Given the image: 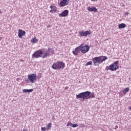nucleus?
Masks as SVG:
<instances>
[{"label":"nucleus","mask_w":131,"mask_h":131,"mask_svg":"<svg viewBox=\"0 0 131 131\" xmlns=\"http://www.w3.org/2000/svg\"><path fill=\"white\" fill-rule=\"evenodd\" d=\"M129 14V13H128V12H125V15H126V16H128Z\"/></svg>","instance_id":"cd10ccee"},{"label":"nucleus","mask_w":131,"mask_h":131,"mask_svg":"<svg viewBox=\"0 0 131 131\" xmlns=\"http://www.w3.org/2000/svg\"><path fill=\"white\" fill-rule=\"evenodd\" d=\"M22 131H28V130H27V129H23Z\"/></svg>","instance_id":"c756f323"},{"label":"nucleus","mask_w":131,"mask_h":131,"mask_svg":"<svg viewBox=\"0 0 131 131\" xmlns=\"http://www.w3.org/2000/svg\"><path fill=\"white\" fill-rule=\"evenodd\" d=\"M65 67V63L62 61H58L57 62H54L52 66V69H54V70H59L60 69H64Z\"/></svg>","instance_id":"f03ea898"},{"label":"nucleus","mask_w":131,"mask_h":131,"mask_svg":"<svg viewBox=\"0 0 131 131\" xmlns=\"http://www.w3.org/2000/svg\"><path fill=\"white\" fill-rule=\"evenodd\" d=\"M50 8L51 9V10H50V13H53L54 11L53 10V6H51Z\"/></svg>","instance_id":"393cba45"},{"label":"nucleus","mask_w":131,"mask_h":131,"mask_svg":"<svg viewBox=\"0 0 131 131\" xmlns=\"http://www.w3.org/2000/svg\"><path fill=\"white\" fill-rule=\"evenodd\" d=\"M78 126V124H72V127H77Z\"/></svg>","instance_id":"4be33fe9"},{"label":"nucleus","mask_w":131,"mask_h":131,"mask_svg":"<svg viewBox=\"0 0 131 131\" xmlns=\"http://www.w3.org/2000/svg\"><path fill=\"white\" fill-rule=\"evenodd\" d=\"M129 109H130V110H131V107L130 108H129Z\"/></svg>","instance_id":"f704fd0d"},{"label":"nucleus","mask_w":131,"mask_h":131,"mask_svg":"<svg viewBox=\"0 0 131 131\" xmlns=\"http://www.w3.org/2000/svg\"><path fill=\"white\" fill-rule=\"evenodd\" d=\"M80 47L81 52L82 54H85V53H88V52L90 51V46H89V45H85L83 46V44H81Z\"/></svg>","instance_id":"6e6552de"},{"label":"nucleus","mask_w":131,"mask_h":131,"mask_svg":"<svg viewBox=\"0 0 131 131\" xmlns=\"http://www.w3.org/2000/svg\"><path fill=\"white\" fill-rule=\"evenodd\" d=\"M92 34L91 32H90L89 31H86L85 32L80 31L79 33V36H88V35H91Z\"/></svg>","instance_id":"1a4fd4ad"},{"label":"nucleus","mask_w":131,"mask_h":131,"mask_svg":"<svg viewBox=\"0 0 131 131\" xmlns=\"http://www.w3.org/2000/svg\"><path fill=\"white\" fill-rule=\"evenodd\" d=\"M0 40H2V37H0Z\"/></svg>","instance_id":"72a5a7b5"},{"label":"nucleus","mask_w":131,"mask_h":131,"mask_svg":"<svg viewBox=\"0 0 131 131\" xmlns=\"http://www.w3.org/2000/svg\"><path fill=\"white\" fill-rule=\"evenodd\" d=\"M46 129H47V128L45 127H42L41 128V131H46Z\"/></svg>","instance_id":"b1692460"},{"label":"nucleus","mask_w":131,"mask_h":131,"mask_svg":"<svg viewBox=\"0 0 131 131\" xmlns=\"http://www.w3.org/2000/svg\"><path fill=\"white\" fill-rule=\"evenodd\" d=\"M54 54V51L51 48H48L46 53H44L42 54L41 57L43 58H47L48 56H52Z\"/></svg>","instance_id":"0eeeda50"},{"label":"nucleus","mask_w":131,"mask_h":131,"mask_svg":"<svg viewBox=\"0 0 131 131\" xmlns=\"http://www.w3.org/2000/svg\"><path fill=\"white\" fill-rule=\"evenodd\" d=\"M68 89H69V88H68V87H66V88L64 89V90H68Z\"/></svg>","instance_id":"c85d7f7f"},{"label":"nucleus","mask_w":131,"mask_h":131,"mask_svg":"<svg viewBox=\"0 0 131 131\" xmlns=\"http://www.w3.org/2000/svg\"><path fill=\"white\" fill-rule=\"evenodd\" d=\"M81 46H78V47H77L76 48H75V51H76L77 52H78V53H79V52H80V51H81Z\"/></svg>","instance_id":"dca6fc26"},{"label":"nucleus","mask_w":131,"mask_h":131,"mask_svg":"<svg viewBox=\"0 0 131 131\" xmlns=\"http://www.w3.org/2000/svg\"><path fill=\"white\" fill-rule=\"evenodd\" d=\"M69 4V0H62L59 4V7H65V6H67Z\"/></svg>","instance_id":"9d476101"},{"label":"nucleus","mask_w":131,"mask_h":131,"mask_svg":"<svg viewBox=\"0 0 131 131\" xmlns=\"http://www.w3.org/2000/svg\"><path fill=\"white\" fill-rule=\"evenodd\" d=\"M92 95V93L90 91H86L84 92H81L78 95H76V99H83L84 100L85 98H88L89 96Z\"/></svg>","instance_id":"7ed1b4c3"},{"label":"nucleus","mask_w":131,"mask_h":131,"mask_svg":"<svg viewBox=\"0 0 131 131\" xmlns=\"http://www.w3.org/2000/svg\"><path fill=\"white\" fill-rule=\"evenodd\" d=\"M92 1V2H96V1H97V0H91Z\"/></svg>","instance_id":"2f4dec72"},{"label":"nucleus","mask_w":131,"mask_h":131,"mask_svg":"<svg viewBox=\"0 0 131 131\" xmlns=\"http://www.w3.org/2000/svg\"><path fill=\"white\" fill-rule=\"evenodd\" d=\"M118 68H119L118 67V61H115L113 64H111L107 67V69L111 71H116Z\"/></svg>","instance_id":"20e7f679"},{"label":"nucleus","mask_w":131,"mask_h":131,"mask_svg":"<svg viewBox=\"0 0 131 131\" xmlns=\"http://www.w3.org/2000/svg\"><path fill=\"white\" fill-rule=\"evenodd\" d=\"M26 32L25 31H23L21 29L18 30V37L19 38H22V36H23L24 35H25Z\"/></svg>","instance_id":"f8f14e48"},{"label":"nucleus","mask_w":131,"mask_h":131,"mask_svg":"<svg viewBox=\"0 0 131 131\" xmlns=\"http://www.w3.org/2000/svg\"><path fill=\"white\" fill-rule=\"evenodd\" d=\"M37 77L36 74H31L28 75V79L31 82V83H34L36 82V80L37 79Z\"/></svg>","instance_id":"39448f33"},{"label":"nucleus","mask_w":131,"mask_h":131,"mask_svg":"<svg viewBox=\"0 0 131 131\" xmlns=\"http://www.w3.org/2000/svg\"><path fill=\"white\" fill-rule=\"evenodd\" d=\"M115 128H118V126H116Z\"/></svg>","instance_id":"7c9ffc66"},{"label":"nucleus","mask_w":131,"mask_h":131,"mask_svg":"<svg viewBox=\"0 0 131 131\" xmlns=\"http://www.w3.org/2000/svg\"><path fill=\"white\" fill-rule=\"evenodd\" d=\"M37 41H38V40L35 38L31 39V42L32 43H36V42H37Z\"/></svg>","instance_id":"6ab92c4d"},{"label":"nucleus","mask_w":131,"mask_h":131,"mask_svg":"<svg viewBox=\"0 0 131 131\" xmlns=\"http://www.w3.org/2000/svg\"><path fill=\"white\" fill-rule=\"evenodd\" d=\"M51 128H52V123H49L47 125L46 130H49V129H51Z\"/></svg>","instance_id":"a211bd4d"},{"label":"nucleus","mask_w":131,"mask_h":131,"mask_svg":"<svg viewBox=\"0 0 131 131\" xmlns=\"http://www.w3.org/2000/svg\"><path fill=\"white\" fill-rule=\"evenodd\" d=\"M72 123L71 122H69L67 124V126H72Z\"/></svg>","instance_id":"5701e85b"},{"label":"nucleus","mask_w":131,"mask_h":131,"mask_svg":"<svg viewBox=\"0 0 131 131\" xmlns=\"http://www.w3.org/2000/svg\"><path fill=\"white\" fill-rule=\"evenodd\" d=\"M53 12H56V7H53Z\"/></svg>","instance_id":"bb28decb"},{"label":"nucleus","mask_w":131,"mask_h":131,"mask_svg":"<svg viewBox=\"0 0 131 131\" xmlns=\"http://www.w3.org/2000/svg\"><path fill=\"white\" fill-rule=\"evenodd\" d=\"M90 98H92V99H93V98H95V96L94 95V93H92V94L90 96Z\"/></svg>","instance_id":"a878e982"},{"label":"nucleus","mask_w":131,"mask_h":131,"mask_svg":"<svg viewBox=\"0 0 131 131\" xmlns=\"http://www.w3.org/2000/svg\"><path fill=\"white\" fill-rule=\"evenodd\" d=\"M89 65H93V62L92 61H90L89 62H88L85 66H89Z\"/></svg>","instance_id":"aec40b11"},{"label":"nucleus","mask_w":131,"mask_h":131,"mask_svg":"<svg viewBox=\"0 0 131 131\" xmlns=\"http://www.w3.org/2000/svg\"><path fill=\"white\" fill-rule=\"evenodd\" d=\"M87 10H88L89 12H95V13H97L98 11V9H97L96 8L94 7H88Z\"/></svg>","instance_id":"ddd939ff"},{"label":"nucleus","mask_w":131,"mask_h":131,"mask_svg":"<svg viewBox=\"0 0 131 131\" xmlns=\"http://www.w3.org/2000/svg\"><path fill=\"white\" fill-rule=\"evenodd\" d=\"M33 92V89H24L23 90V93H31Z\"/></svg>","instance_id":"2eb2a0df"},{"label":"nucleus","mask_w":131,"mask_h":131,"mask_svg":"<svg viewBox=\"0 0 131 131\" xmlns=\"http://www.w3.org/2000/svg\"><path fill=\"white\" fill-rule=\"evenodd\" d=\"M126 27V25L125 24H120L118 25V28L119 29H122V28H125Z\"/></svg>","instance_id":"4468645a"},{"label":"nucleus","mask_w":131,"mask_h":131,"mask_svg":"<svg viewBox=\"0 0 131 131\" xmlns=\"http://www.w3.org/2000/svg\"><path fill=\"white\" fill-rule=\"evenodd\" d=\"M2 130V129H0V131Z\"/></svg>","instance_id":"c9c22d12"},{"label":"nucleus","mask_w":131,"mask_h":131,"mask_svg":"<svg viewBox=\"0 0 131 131\" xmlns=\"http://www.w3.org/2000/svg\"><path fill=\"white\" fill-rule=\"evenodd\" d=\"M26 81L27 82H28V79H27V80H26Z\"/></svg>","instance_id":"473e14b6"},{"label":"nucleus","mask_w":131,"mask_h":131,"mask_svg":"<svg viewBox=\"0 0 131 131\" xmlns=\"http://www.w3.org/2000/svg\"><path fill=\"white\" fill-rule=\"evenodd\" d=\"M69 13V11L68 10H65L62 12V13H60L59 14V17H66L67 16H68V14Z\"/></svg>","instance_id":"9b49d317"},{"label":"nucleus","mask_w":131,"mask_h":131,"mask_svg":"<svg viewBox=\"0 0 131 131\" xmlns=\"http://www.w3.org/2000/svg\"><path fill=\"white\" fill-rule=\"evenodd\" d=\"M43 54V52H42V50L39 49V50L36 51L32 55V58H35L36 59H37L38 58H40L42 57L41 55Z\"/></svg>","instance_id":"423d86ee"},{"label":"nucleus","mask_w":131,"mask_h":131,"mask_svg":"<svg viewBox=\"0 0 131 131\" xmlns=\"http://www.w3.org/2000/svg\"><path fill=\"white\" fill-rule=\"evenodd\" d=\"M107 59L108 58L106 56H99L94 57L92 59V61L94 66H99L100 64H101L102 62L106 61Z\"/></svg>","instance_id":"f257e3e1"},{"label":"nucleus","mask_w":131,"mask_h":131,"mask_svg":"<svg viewBox=\"0 0 131 131\" xmlns=\"http://www.w3.org/2000/svg\"><path fill=\"white\" fill-rule=\"evenodd\" d=\"M73 54H74L75 55V56H77V55H78V53L77 52V51H76V50L73 51Z\"/></svg>","instance_id":"412c9836"},{"label":"nucleus","mask_w":131,"mask_h":131,"mask_svg":"<svg viewBox=\"0 0 131 131\" xmlns=\"http://www.w3.org/2000/svg\"><path fill=\"white\" fill-rule=\"evenodd\" d=\"M129 91V88H125L123 91V94H124V95H125V94H126L127 92H128Z\"/></svg>","instance_id":"f3484780"}]
</instances>
